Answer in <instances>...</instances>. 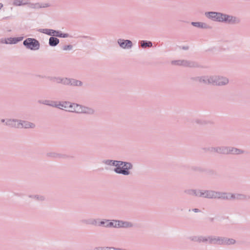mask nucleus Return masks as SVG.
Masks as SVG:
<instances>
[{
    "instance_id": "6e6552de",
    "label": "nucleus",
    "mask_w": 250,
    "mask_h": 250,
    "mask_svg": "<svg viewBox=\"0 0 250 250\" xmlns=\"http://www.w3.org/2000/svg\"><path fill=\"white\" fill-rule=\"evenodd\" d=\"M109 225L114 227H128L130 226L128 223H125L119 221H113V222L109 223Z\"/></svg>"
},
{
    "instance_id": "20e7f679",
    "label": "nucleus",
    "mask_w": 250,
    "mask_h": 250,
    "mask_svg": "<svg viewBox=\"0 0 250 250\" xmlns=\"http://www.w3.org/2000/svg\"><path fill=\"white\" fill-rule=\"evenodd\" d=\"M23 44L28 48L31 50L38 49L40 46L39 42L34 39L28 38L23 42Z\"/></svg>"
},
{
    "instance_id": "dca6fc26",
    "label": "nucleus",
    "mask_w": 250,
    "mask_h": 250,
    "mask_svg": "<svg viewBox=\"0 0 250 250\" xmlns=\"http://www.w3.org/2000/svg\"><path fill=\"white\" fill-rule=\"evenodd\" d=\"M192 24L197 27H206L205 26H203L204 24L201 22H192Z\"/></svg>"
},
{
    "instance_id": "aec40b11",
    "label": "nucleus",
    "mask_w": 250,
    "mask_h": 250,
    "mask_svg": "<svg viewBox=\"0 0 250 250\" xmlns=\"http://www.w3.org/2000/svg\"><path fill=\"white\" fill-rule=\"evenodd\" d=\"M194 211H195V212H197V211H198V209H194Z\"/></svg>"
},
{
    "instance_id": "9d476101",
    "label": "nucleus",
    "mask_w": 250,
    "mask_h": 250,
    "mask_svg": "<svg viewBox=\"0 0 250 250\" xmlns=\"http://www.w3.org/2000/svg\"><path fill=\"white\" fill-rule=\"evenodd\" d=\"M211 242H214V243L218 244H232L235 243V240L233 239H228L225 240H220L219 239H213L211 240Z\"/></svg>"
},
{
    "instance_id": "9b49d317",
    "label": "nucleus",
    "mask_w": 250,
    "mask_h": 250,
    "mask_svg": "<svg viewBox=\"0 0 250 250\" xmlns=\"http://www.w3.org/2000/svg\"><path fill=\"white\" fill-rule=\"evenodd\" d=\"M47 34L50 35L56 36L59 37H66L67 35L66 34L62 35V34H59L58 32L53 30H49L48 32H46Z\"/></svg>"
},
{
    "instance_id": "ddd939ff",
    "label": "nucleus",
    "mask_w": 250,
    "mask_h": 250,
    "mask_svg": "<svg viewBox=\"0 0 250 250\" xmlns=\"http://www.w3.org/2000/svg\"><path fill=\"white\" fill-rule=\"evenodd\" d=\"M59 42V40L56 38L50 37L49 39V44L51 46H55Z\"/></svg>"
},
{
    "instance_id": "1a4fd4ad",
    "label": "nucleus",
    "mask_w": 250,
    "mask_h": 250,
    "mask_svg": "<svg viewBox=\"0 0 250 250\" xmlns=\"http://www.w3.org/2000/svg\"><path fill=\"white\" fill-rule=\"evenodd\" d=\"M118 42L120 45L123 48L131 47L132 46V42L129 40L124 41L120 40Z\"/></svg>"
},
{
    "instance_id": "2eb2a0df",
    "label": "nucleus",
    "mask_w": 250,
    "mask_h": 250,
    "mask_svg": "<svg viewBox=\"0 0 250 250\" xmlns=\"http://www.w3.org/2000/svg\"><path fill=\"white\" fill-rule=\"evenodd\" d=\"M152 43L151 42H142L141 43V46L142 47H146V46H148V47H151L152 46Z\"/></svg>"
},
{
    "instance_id": "7ed1b4c3",
    "label": "nucleus",
    "mask_w": 250,
    "mask_h": 250,
    "mask_svg": "<svg viewBox=\"0 0 250 250\" xmlns=\"http://www.w3.org/2000/svg\"><path fill=\"white\" fill-rule=\"evenodd\" d=\"M114 165L117 167L114 169L116 172L124 175H127L129 174L127 170L131 167V165L130 163H125L122 162H116L115 163H114Z\"/></svg>"
},
{
    "instance_id": "6ab92c4d",
    "label": "nucleus",
    "mask_w": 250,
    "mask_h": 250,
    "mask_svg": "<svg viewBox=\"0 0 250 250\" xmlns=\"http://www.w3.org/2000/svg\"><path fill=\"white\" fill-rule=\"evenodd\" d=\"M2 6H3L2 4L0 3V9L2 7Z\"/></svg>"
},
{
    "instance_id": "f03ea898",
    "label": "nucleus",
    "mask_w": 250,
    "mask_h": 250,
    "mask_svg": "<svg viewBox=\"0 0 250 250\" xmlns=\"http://www.w3.org/2000/svg\"><path fill=\"white\" fill-rule=\"evenodd\" d=\"M207 15L213 20L218 21H228L229 23H233L236 21L235 18L220 13L209 12Z\"/></svg>"
},
{
    "instance_id": "f257e3e1",
    "label": "nucleus",
    "mask_w": 250,
    "mask_h": 250,
    "mask_svg": "<svg viewBox=\"0 0 250 250\" xmlns=\"http://www.w3.org/2000/svg\"><path fill=\"white\" fill-rule=\"evenodd\" d=\"M59 107L70 112H84L86 113H90L91 112V110L87 107H82L78 104H72L67 102L59 104Z\"/></svg>"
},
{
    "instance_id": "f3484780",
    "label": "nucleus",
    "mask_w": 250,
    "mask_h": 250,
    "mask_svg": "<svg viewBox=\"0 0 250 250\" xmlns=\"http://www.w3.org/2000/svg\"><path fill=\"white\" fill-rule=\"evenodd\" d=\"M230 152L233 154H239L240 153V151L237 149L234 148L231 150Z\"/></svg>"
},
{
    "instance_id": "423d86ee",
    "label": "nucleus",
    "mask_w": 250,
    "mask_h": 250,
    "mask_svg": "<svg viewBox=\"0 0 250 250\" xmlns=\"http://www.w3.org/2000/svg\"><path fill=\"white\" fill-rule=\"evenodd\" d=\"M209 83H215L216 85H223L228 83L227 79L225 78H219L217 79L214 80L213 78H210L208 80Z\"/></svg>"
},
{
    "instance_id": "0eeeda50",
    "label": "nucleus",
    "mask_w": 250,
    "mask_h": 250,
    "mask_svg": "<svg viewBox=\"0 0 250 250\" xmlns=\"http://www.w3.org/2000/svg\"><path fill=\"white\" fill-rule=\"evenodd\" d=\"M11 122L12 123L10 124L11 125L18 128H20L22 127H24L25 128H30L33 127L34 126V125L32 123H27L26 122H23V123H21L19 122L16 123L15 121H13Z\"/></svg>"
},
{
    "instance_id": "f8f14e48",
    "label": "nucleus",
    "mask_w": 250,
    "mask_h": 250,
    "mask_svg": "<svg viewBox=\"0 0 250 250\" xmlns=\"http://www.w3.org/2000/svg\"><path fill=\"white\" fill-rule=\"evenodd\" d=\"M63 83L65 84L71 83V84L74 85H79L81 84V82L75 81L74 80L70 81L69 80H67V79L64 80Z\"/></svg>"
},
{
    "instance_id": "39448f33",
    "label": "nucleus",
    "mask_w": 250,
    "mask_h": 250,
    "mask_svg": "<svg viewBox=\"0 0 250 250\" xmlns=\"http://www.w3.org/2000/svg\"><path fill=\"white\" fill-rule=\"evenodd\" d=\"M202 195L204 197L207 198H226L229 199V197L228 195H226L225 194H220L218 193H215L213 191H206L204 193H203L201 194V196Z\"/></svg>"
},
{
    "instance_id": "a211bd4d",
    "label": "nucleus",
    "mask_w": 250,
    "mask_h": 250,
    "mask_svg": "<svg viewBox=\"0 0 250 250\" xmlns=\"http://www.w3.org/2000/svg\"><path fill=\"white\" fill-rule=\"evenodd\" d=\"M70 48H71V46L68 45V46H65V47L64 48V50H66V49H70Z\"/></svg>"
},
{
    "instance_id": "4468645a",
    "label": "nucleus",
    "mask_w": 250,
    "mask_h": 250,
    "mask_svg": "<svg viewBox=\"0 0 250 250\" xmlns=\"http://www.w3.org/2000/svg\"><path fill=\"white\" fill-rule=\"evenodd\" d=\"M27 3L25 0H15L14 1V4L16 6H21Z\"/></svg>"
}]
</instances>
